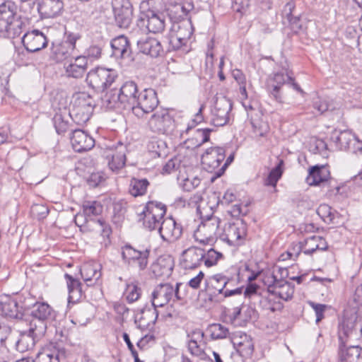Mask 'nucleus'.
<instances>
[{
	"mask_svg": "<svg viewBox=\"0 0 362 362\" xmlns=\"http://www.w3.org/2000/svg\"><path fill=\"white\" fill-rule=\"evenodd\" d=\"M17 11L18 6L13 1L0 0V35L2 36L15 38L23 33L25 24Z\"/></svg>",
	"mask_w": 362,
	"mask_h": 362,
	"instance_id": "f257e3e1",
	"label": "nucleus"
},
{
	"mask_svg": "<svg viewBox=\"0 0 362 362\" xmlns=\"http://www.w3.org/2000/svg\"><path fill=\"white\" fill-rule=\"evenodd\" d=\"M137 85L129 81L122 84L119 89L110 90L105 96V100L110 108L131 110L138 97Z\"/></svg>",
	"mask_w": 362,
	"mask_h": 362,
	"instance_id": "f03ea898",
	"label": "nucleus"
},
{
	"mask_svg": "<svg viewBox=\"0 0 362 362\" xmlns=\"http://www.w3.org/2000/svg\"><path fill=\"white\" fill-rule=\"evenodd\" d=\"M30 315L33 317L30 322V332L33 336L42 337L48 325L55 320L57 312L47 303L36 301L33 304Z\"/></svg>",
	"mask_w": 362,
	"mask_h": 362,
	"instance_id": "7ed1b4c3",
	"label": "nucleus"
},
{
	"mask_svg": "<svg viewBox=\"0 0 362 362\" xmlns=\"http://www.w3.org/2000/svg\"><path fill=\"white\" fill-rule=\"evenodd\" d=\"M159 100L156 90L153 88H146L138 94L136 103L131 109L132 113L138 118H142L146 115L152 112L158 105Z\"/></svg>",
	"mask_w": 362,
	"mask_h": 362,
	"instance_id": "20e7f679",
	"label": "nucleus"
},
{
	"mask_svg": "<svg viewBox=\"0 0 362 362\" xmlns=\"http://www.w3.org/2000/svg\"><path fill=\"white\" fill-rule=\"evenodd\" d=\"M148 127L152 132L171 134L175 128V123L168 110L160 109L151 116L148 121Z\"/></svg>",
	"mask_w": 362,
	"mask_h": 362,
	"instance_id": "39448f33",
	"label": "nucleus"
},
{
	"mask_svg": "<svg viewBox=\"0 0 362 362\" xmlns=\"http://www.w3.org/2000/svg\"><path fill=\"white\" fill-rule=\"evenodd\" d=\"M116 78L113 70L97 67L88 73L86 82L93 89L100 92L110 86Z\"/></svg>",
	"mask_w": 362,
	"mask_h": 362,
	"instance_id": "423d86ee",
	"label": "nucleus"
},
{
	"mask_svg": "<svg viewBox=\"0 0 362 362\" xmlns=\"http://www.w3.org/2000/svg\"><path fill=\"white\" fill-rule=\"evenodd\" d=\"M230 284V279L221 274H216L205 279V291L209 300L211 302H220L226 286Z\"/></svg>",
	"mask_w": 362,
	"mask_h": 362,
	"instance_id": "0eeeda50",
	"label": "nucleus"
},
{
	"mask_svg": "<svg viewBox=\"0 0 362 362\" xmlns=\"http://www.w3.org/2000/svg\"><path fill=\"white\" fill-rule=\"evenodd\" d=\"M122 250V257L124 262L129 265H136L140 271H143L147 267L150 249L144 247L136 249L131 245L126 244Z\"/></svg>",
	"mask_w": 362,
	"mask_h": 362,
	"instance_id": "6e6552de",
	"label": "nucleus"
},
{
	"mask_svg": "<svg viewBox=\"0 0 362 362\" xmlns=\"http://www.w3.org/2000/svg\"><path fill=\"white\" fill-rule=\"evenodd\" d=\"M220 220L211 216L199 225L194 236L197 241L204 245H211L217 238L216 232L218 229Z\"/></svg>",
	"mask_w": 362,
	"mask_h": 362,
	"instance_id": "1a4fd4ad",
	"label": "nucleus"
},
{
	"mask_svg": "<svg viewBox=\"0 0 362 362\" xmlns=\"http://www.w3.org/2000/svg\"><path fill=\"white\" fill-rule=\"evenodd\" d=\"M115 23L122 28H127L133 18V6L129 0H112Z\"/></svg>",
	"mask_w": 362,
	"mask_h": 362,
	"instance_id": "9d476101",
	"label": "nucleus"
},
{
	"mask_svg": "<svg viewBox=\"0 0 362 362\" xmlns=\"http://www.w3.org/2000/svg\"><path fill=\"white\" fill-rule=\"evenodd\" d=\"M81 38L78 33H69L66 39L53 48V53L57 62L74 59L77 54L76 43Z\"/></svg>",
	"mask_w": 362,
	"mask_h": 362,
	"instance_id": "9b49d317",
	"label": "nucleus"
},
{
	"mask_svg": "<svg viewBox=\"0 0 362 362\" xmlns=\"http://www.w3.org/2000/svg\"><path fill=\"white\" fill-rule=\"evenodd\" d=\"M247 235V226L243 219L235 223H230L225 227L223 233L220 235L221 241L226 242L230 246H239Z\"/></svg>",
	"mask_w": 362,
	"mask_h": 362,
	"instance_id": "f8f14e48",
	"label": "nucleus"
},
{
	"mask_svg": "<svg viewBox=\"0 0 362 362\" xmlns=\"http://www.w3.org/2000/svg\"><path fill=\"white\" fill-rule=\"evenodd\" d=\"M181 284L177 283L175 288L168 283L158 285L152 293V306L163 307L170 301L173 296H175L177 299H180L179 296V286Z\"/></svg>",
	"mask_w": 362,
	"mask_h": 362,
	"instance_id": "ddd939ff",
	"label": "nucleus"
},
{
	"mask_svg": "<svg viewBox=\"0 0 362 362\" xmlns=\"http://www.w3.org/2000/svg\"><path fill=\"white\" fill-rule=\"evenodd\" d=\"M166 17L163 13L148 9L142 13L140 21L146 24L149 33L153 34L162 33L165 30Z\"/></svg>",
	"mask_w": 362,
	"mask_h": 362,
	"instance_id": "4468645a",
	"label": "nucleus"
},
{
	"mask_svg": "<svg viewBox=\"0 0 362 362\" xmlns=\"http://www.w3.org/2000/svg\"><path fill=\"white\" fill-rule=\"evenodd\" d=\"M232 110L231 101L226 97L217 98L212 110L211 122L214 126L222 127L229 121V113Z\"/></svg>",
	"mask_w": 362,
	"mask_h": 362,
	"instance_id": "2eb2a0df",
	"label": "nucleus"
},
{
	"mask_svg": "<svg viewBox=\"0 0 362 362\" xmlns=\"http://www.w3.org/2000/svg\"><path fill=\"white\" fill-rule=\"evenodd\" d=\"M226 158L225 149L222 147H211L205 151L202 156V163L206 170L214 173L219 169L221 163Z\"/></svg>",
	"mask_w": 362,
	"mask_h": 362,
	"instance_id": "dca6fc26",
	"label": "nucleus"
},
{
	"mask_svg": "<svg viewBox=\"0 0 362 362\" xmlns=\"http://www.w3.org/2000/svg\"><path fill=\"white\" fill-rule=\"evenodd\" d=\"M22 42L29 52L40 51L47 45L46 36L38 30H33L25 33L22 37Z\"/></svg>",
	"mask_w": 362,
	"mask_h": 362,
	"instance_id": "f3484780",
	"label": "nucleus"
},
{
	"mask_svg": "<svg viewBox=\"0 0 362 362\" xmlns=\"http://www.w3.org/2000/svg\"><path fill=\"white\" fill-rule=\"evenodd\" d=\"M158 230L162 239L167 242L177 240L182 233V226L172 217L164 218Z\"/></svg>",
	"mask_w": 362,
	"mask_h": 362,
	"instance_id": "a211bd4d",
	"label": "nucleus"
},
{
	"mask_svg": "<svg viewBox=\"0 0 362 362\" xmlns=\"http://www.w3.org/2000/svg\"><path fill=\"white\" fill-rule=\"evenodd\" d=\"M205 257V251L198 247H190L182 253L181 266L185 269H193L198 267Z\"/></svg>",
	"mask_w": 362,
	"mask_h": 362,
	"instance_id": "6ab92c4d",
	"label": "nucleus"
},
{
	"mask_svg": "<svg viewBox=\"0 0 362 362\" xmlns=\"http://www.w3.org/2000/svg\"><path fill=\"white\" fill-rule=\"evenodd\" d=\"M70 140L74 150L79 153L89 151L95 146L93 138L79 129L72 132Z\"/></svg>",
	"mask_w": 362,
	"mask_h": 362,
	"instance_id": "aec40b11",
	"label": "nucleus"
},
{
	"mask_svg": "<svg viewBox=\"0 0 362 362\" xmlns=\"http://www.w3.org/2000/svg\"><path fill=\"white\" fill-rule=\"evenodd\" d=\"M64 8L62 0H38L37 11L42 18H51L59 16Z\"/></svg>",
	"mask_w": 362,
	"mask_h": 362,
	"instance_id": "412c9836",
	"label": "nucleus"
},
{
	"mask_svg": "<svg viewBox=\"0 0 362 362\" xmlns=\"http://www.w3.org/2000/svg\"><path fill=\"white\" fill-rule=\"evenodd\" d=\"M139 50L151 57L162 56L166 50L163 48L160 41L153 37H146L137 42Z\"/></svg>",
	"mask_w": 362,
	"mask_h": 362,
	"instance_id": "4be33fe9",
	"label": "nucleus"
},
{
	"mask_svg": "<svg viewBox=\"0 0 362 362\" xmlns=\"http://www.w3.org/2000/svg\"><path fill=\"white\" fill-rule=\"evenodd\" d=\"M272 278L273 284L269 286V292L284 300L291 299L294 293L293 286L288 281L278 280L274 275Z\"/></svg>",
	"mask_w": 362,
	"mask_h": 362,
	"instance_id": "5701e85b",
	"label": "nucleus"
},
{
	"mask_svg": "<svg viewBox=\"0 0 362 362\" xmlns=\"http://www.w3.org/2000/svg\"><path fill=\"white\" fill-rule=\"evenodd\" d=\"M329 177L330 172L327 165H316L309 168L306 182L310 186H316L327 181Z\"/></svg>",
	"mask_w": 362,
	"mask_h": 362,
	"instance_id": "b1692460",
	"label": "nucleus"
},
{
	"mask_svg": "<svg viewBox=\"0 0 362 362\" xmlns=\"http://www.w3.org/2000/svg\"><path fill=\"white\" fill-rule=\"evenodd\" d=\"M234 348L243 357H250L254 350L252 339L245 333L240 332L232 339Z\"/></svg>",
	"mask_w": 362,
	"mask_h": 362,
	"instance_id": "393cba45",
	"label": "nucleus"
},
{
	"mask_svg": "<svg viewBox=\"0 0 362 362\" xmlns=\"http://www.w3.org/2000/svg\"><path fill=\"white\" fill-rule=\"evenodd\" d=\"M112 56L116 59L130 58L132 50L129 42L124 35L118 36L111 41Z\"/></svg>",
	"mask_w": 362,
	"mask_h": 362,
	"instance_id": "a878e982",
	"label": "nucleus"
},
{
	"mask_svg": "<svg viewBox=\"0 0 362 362\" xmlns=\"http://www.w3.org/2000/svg\"><path fill=\"white\" fill-rule=\"evenodd\" d=\"M66 358L64 348L51 346L44 349L39 352L33 362H59L61 359Z\"/></svg>",
	"mask_w": 362,
	"mask_h": 362,
	"instance_id": "bb28decb",
	"label": "nucleus"
},
{
	"mask_svg": "<svg viewBox=\"0 0 362 362\" xmlns=\"http://www.w3.org/2000/svg\"><path fill=\"white\" fill-rule=\"evenodd\" d=\"M284 23L287 21L291 29L296 33L302 29L300 15L295 11V3L293 1L288 2L282 11Z\"/></svg>",
	"mask_w": 362,
	"mask_h": 362,
	"instance_id": "cd10ccee",
	"label": "nucleus"
},
{
	"mask_svg": "<svg viewBox=\"0 0 362 362\" xmlns=\"http://www.w3.org/2000/svg\"><path fill=\"white\" fill-rule=\"evenodd\" d=\"M74 59V62H71L69 64H64L66 74L69 77L82 78L88 67L86 57L77 56Z\"/></svg>",
	"mask_w": 362,
	"mask_h": 362,
	"instance_id": "c85d7f7f",
	"label": "nucleus"
},
{
	"mask_svg": "<svg viewBox=\"0 0 362 362\" xmlns=\"http://www.w3.org/2000/svg\"><path fill=\"white\" fill-rule=\"evenodd\" d=\"M64 277L69 290V303H76L80 300L83 296L81 283L69 274H65Z\"/></svg>",
	"mask_w": 362,
	"mask_h": 362,
	"instance_id": "c756f323",
	"label": "nucleus"
},
{
	"mask_svg": "<svg viewBox=\"0 0 362 362\" xmlns=\"http://www.w3.org/2000/svg\"><path fill=\"white\" fill-rule=\"evenodd\" d=\"M157 307H146L141 310V317L138 321L135 320V324H138L139 328H147L150 329L153 327L158 317V312Z\"/></svg>",
	"mask_w": 362,
	"mask_h": 362,
	"instance_id": "7c9ffc66",
	"label": "nucleus"
},
{
	"mask_svg": "<svg viewBox=\"0 0 362 362\" xmlns=\"http://www.w3.org/2000/svg\"><path fill=\"white\" fill-rule=\"evenodd\" d=\"M99 267V266L92 264H85L82 266L80 273L88 286L96 284L101 277V272Z\"/></svg>",
	"mask_w": 362,
	"mask_h": 362,
	"instance_id": "2f4dec72",
	"label": "nucleus"
},
{
	"mask_svg": "<svg viewBox=\"0 0 362 362\" xmlns=\"http://www.w3.org/2000/svg\"><path fill=\"white\" fill-rule=\"evenodd\" d=\"M1 310L2 314L6 317L23 320L24 313L22 311V308H19L18 302L15 299H7L4 302H1Z\"/></svg>",
	"mask_w": 362,
	"mask_h": 362,
	"instance_id": "473e14b6",
	"label": "nucleus"
},
{
	"mask_svg": "<svg viewBox=\"0 0 362 362\" xmlns=\"http://www.w3.org/2000/svg\"><path fill=\"white\" fill-rule=\"evenodd\" d=\"M332 140L335 143L337 148L339 150H348L351 142L355 141V137L349 131H343L337 133L334 132L331 136Z\"/></svg>",
	"mask_w": 362,
	"mask_h": 362,
	"instance_id": "72a5a7b5",
	"label": "nucleus"
},
{
	"mask_svg": "<svg viewBox=\"0 0 362 362\" xmlns=\"http://www.w3.org/2000/svg\"><path fill=\"white\" fill-rule=\"evenodd\" d=\"M170 30L177 35L182 41L187 43L193 33V28L190 21L175 23L173 24Z\"/></svg>",
	"mask_w": 362,
	"mask_h": 362,
	"instance_id": "f704fd0d",
	"label": "nucleus"
},
{
	"mask_svg": "<svg viewBox=\"0 0 362 362\" xmlns=\"http://www.w3.org/2000/svg\"><path fill=\"white\" fill-rule=\"evenodd\" d=\"M288 80H291V76L288 74H284L281 72H277L274 74L272 78L274 83L272 85V90H271V94L276 101L281 102V96L279 94V90L281 86L288 83Z\"/></svg>",
	"mask_w": 362,
	"mask_h": 362,
	"instance_id": "c9c22d12",
	"label": "nucleus"
},
{
	"mask_svg": "<svg viewBox=\"0 0 362 362\" xmlns=\"http://www.w3.org/2000/svg\"><path fill=\"white\" fill-rule=\"evenodd\" d=\"M72 108L93 111V100L88 94L86 93H77L74 96Z\"/></svg>",
	"mask_w": 362,
	"mask_h": 362,
	"instance_id": "e433bc0d",
	"label": "nucleus"
},
{
	"mask_svg": "<svg viewBox=\"0 0 362 362\" xmlns=\"http://www.w3.org/2000/svg\"><path fill=\"white\" fill-rule=\"evenodd\" d=\"M126 151V146L122 144H119L117 147L116 153L112 155V160L108 163V165L112 171L118 170L124 166Z\"/></svg>",
	"mask_w": 362,
	"mask_h": 362,
	"instance_id": "4c0bfd02",
	"label": "nucleus"
},
{
	"mask_svg": "<svg viewBox=\"0 0 362 362\" xmlns=\"http://www.w3.org/2000/svg\"><path fill=\"white\" fill-rule=\"evenodd\" d=\"M143 211L145 213H148L150 218L156 217L157 219L161 220L165 215L166 206L160 202L150 201L146 203Z\"/></svg>",
	"mask_w": 362,
	"mask_h": 362,
	"instance_id": "58836bf2",
	"label": "nucleus"
},
{
	"mask_svg": "<svg viewBox=\"0 0 362 362\" xmlns=\"http://www.w3.org/2000/svg\"><path fill=\"white\" fill-rule=\"evenodd\" d=\"M149 182L147 179L132 178L129 185V192L134 197L142 196L146 194Z\"/></svg>",
	"mask_w": 362,
	"mask_h": 362,
	"instance_id": "ea45409f",
	"label": "nucleus"
},
{
	"mask_svg": "<svg viewBox=\"0 0 362 362\" xmlns=\"http://www.w3.org/2000/svg\"><path fill=\"white\" fill-rule=\"evenodd\" d=\"M318 240H320L319 235H312L306 238L303 243H300L299 251L296 254V257L300 255V252H303L305 255H312L317 250Z\"/></svg>",
	"mask_w": 362,
	"mask_h": 362,
	"instance_id": "a19ab883",
	"label": "nucleus"
},
{
	"mask_svg": "<svg viewBox=\"0 0 362 362\" xmlns=\"http://www.w3.org/2000/svg\"><path fill=\"white\" fill-rule=\"evenodd\" d=\"M28 332H30V329ZM38 337H39L33 336L30 332H29L28 334L21 335V338L16 343L17 351L23 353L33 349L35 345V339Z\"/></svg>",
	"mask_w": 362,
	"mask_h": 362,
	"instance_id": "79ce46f5",
	"label": "nucleus"
},
{
	"mask_svg": "<svg viewBox=\"0 0 362 362\" xmlns=\"http://www.w3.org/2000/svg\"><path fill=\"white\" fill-rule=\"evenodd\" d=\"M93 112L71 108L68 111V114L76 124L82 125L90 119Z\"/></svg>",
	"mask_w": 362,
	"mask_h": 362,
	"instance_id": "37998d69",
	"label": "nucleus"
},
{
	"mask_svg": "<svg viewBox=\"0 0 362 362\" xmlns=\"http://www.w3.org/2000/svg\"><path fill=\"white\" fill-rule=\"evenodd\" d=\"M207 331L212 339H221L226 338L229 334L228 329L224 325L219 323L210 325Z\"/></svg>",
	"mask_w": 362,
	"mask_h": 362,
	"instance_id": "c03bdc74",
	"label": "nucleus"
},
{
	"mask_svg": "<svg viewBox=\"0 0 362 362\" xmlns=\"http://www.w3.org/2000/svg\"><path fill=\"white\" fill-rule=\"evenodd\" d=\"M103 211L102 204L96 201H86L83 204V212L86 216H98Z\"/></svg>",
	"mask_w": 362,
	"mask_h": 362,
	"instance_id": "a18cd8bd",
	"label": "nucleus"
},
{
	"mask_svg": "<svg viewBox=\"0 0 362 362\" xmlns=\"http://www.w3.org/2000/svg\"><path fill=\"white\" fill-rule=\"evenodd\" d=\"M168 45L166 47V52L178 50L183 47L187 46V42L182 41V40L172 30H170L168 35Z\"/></svg>",
	"mask_w": 362,
	"mask_h": 362,
	"instance_id": "49530a36",
	"label": "nucleus"
},
{
	"mask_svg": "<svg viewBox=\"0 0 362 362\" xmlns=\"http://www.w3.org/2000/svg\"><path fill=\"white\" fill-rule=\"evenodd\" d=\"M68 113L66 109L64 108V112H57L53 117L54 126L59 134L64 133L68 129V122L65 120L64 115Z\"/></svg>",
	"mask_w": 362,
	"mask_h": 362,
	"instance_id": "de8ad7c7",
	"label": "nucleus"
},
{
	"mask_svg": "<svg viewBox=\"0 0 362 362\" xmlns=\"http://www.w3.org/2000/svg\"><path fill=\"white\" fill-rule=\"evenodd\" d=\"M124 295L129 303H134L141 296V288L136 283L128 284Z\"/></svg>",
	"mask_w": 362,
	"mask_h": 362,
	"instance_id": "09e8293b",
	"label": "nucleus"
},
{
	"mask_svg": "<svg viewBox=\"0 0 362 362\" xmlns=\"http://www.w3.org/2000/svg\"><path fill=\"white\" fill-rule=\"evenodd\" d=\"M223 257V255L221 252L211 248L206 252V253L205 252V257H204L203 261L207 267H210L216 265L218 261Z\"/></svg>",
	"mask_w": 362,
	"mask_h": 362,
	"instance_id": "8fccbe9b",
	"label": "nucleus"
},
{
	"mask_svg": "<svg viewBox=\"0 0 362 362\" xmlns=\"http://www.w3.org/2000/svg\"><path fill=\"white\" fill-rule=\"evenodd\" d=\"M139 216V220H143L144 226L149 230L158 229L161 223L160 220L157 219L156 217L153 218H150L148 213H145L144 211H142Z\"/></svg>",
	"mask_w": 362,
	"mask_h": 362,
	"instance_id": "3c124183",
	"label": "nucleus"
},
{
	"mask_svg": "<svg viewBox=\"0 0 362 362\" xmlns=\"http://www.w3.org/2000/svg\"><path fill=\"white\" fill-rule=\"evenodd\" d=\"M282 175V170L280 164L274 168L264 180V185L275 187L278 180Z\"/></svg>",
	"mask_w": 362,
	"mask_h": 362,
	"instance_id": "603ef678",
	"label": "nucleus"
},
{
	"mask_svg": "<svg viewBox=\"0 0 362 362\" xmlns=\"http://www.w3.org/2000/svg\"><path fill=\"white\" fill-rule=\"evenodd\" d=\"M317 214L325 222L332 223L334 218V214L332 209L327 204H321L317 209Z\"/></svg>",
	"mask_w": 362,
	"mask_h": 362,
	"instance_id": "864d4df0",
	"label": "nucleus"
},
{
	"mask_svg": "<svg viewBox=\"0 0 362 362\" xmlns=\"http://www.w3.org/2000/svg\"><path fill=\"white\" fill-rule=\"evenodd\" d=\"M181 160L177 157L170 158L163 167L162 174H170L179 169Z\"/></svg>",
	"mask_w": 362,
	"mask_h": 362,
	"instance_id": "5fc2aeb1",
	"label": "nucleus"
},
{
	"mask_svg": "<svg viewBox=\"0 0 362 362\" xmlns=\"http://www.w3.org/2000/svg\"><path fill=\"white\" fill-rule=\"evenodd\" d=\"M213 130L209 128L197 129L195 130L196 139L198 141L197 146H200L203 144L209 141L210 133Z\"/></svg>",
	"mask_w": 362,
	"mask_h": 362,
	"instance_id": "6e6d98bb",
	"label": "nucleus"
},
{
	"mask_svg": "<svg viewBox=\"0 0 362 362\" xmlns=\"http://www.w3.org/2000/svg\"><path fill=\"white\" fill-rule=\"evenodd\" d=\"M102 48L95 45H90L85 52L84 55L81 57H86L87 59H90L92 60L98 59L101 57Z\"/></svg>",
	"mask_w": 362,
	"mask_h": 362,
	"instance_id": "4d7b16f0",
	"label": "nucleus"
},
{
	"mask_svg": "<svg viewBox=\"0 0 362 362\" xmlns=\"http://www.w3.org/2000/svg\"><path fill=\"white\" fill-rule=\"evenodd\" d=\"M105 180L102 173H91L87 178V183L90 187H98Z\"/></svg>",
	"mask_w": 362,
	"mask_h": 362,
	"instance_id": "13d9d810",
	"label": "nucleus"
},
{
	"mask_svg": "<svg viewBox=\"0 0 362 362\" xmlns=\"http://www.w3.org/2000/svg\"><path fill=\"white\" fill-rule=\"evenodd\" d=\"M201 180L197 177L192 179L186 178L183 180L182 188L185 191L191 192L200 185Z\"/></svg>",
	"mask_w": 362,
	"mask_h": 362,
	"instance_id": "bf43d9fd",
	"label": "nucleus"
},
{
	"mask_svg": "<svg viewBox=\"0 0 362 362\" xmlns=\"http://www.w3.org/2000/svg\"><path fill=\"white\" fill-rule=\"evenodd\" d=\"M247 205L241 206L240 204H235L232 206L230 213L233 217H238L240 216H245L248 213Z\"/></svg>",
	"mask_w": 362,
	"mask_h": 362,
	"instance_id": "052dcab7",
	"label": "nucleus"
},
{
	"mask_svg": "<svg viewBox=\"0 0 362 362\" xmlns=\"http://www.w3.org/2000/svg\"><path fill=\"white\" fill-rule=\"evenodd\" d=\"M310 305L313 308L316 315V323L320 322L324 318V312L326 308V305L324 304H319L315 303H310Z\"/></svg>",
	"mask_w": 362,
	"mask_h": 362,
	"instance_id": "680f3d73",
	"label": "nucleus"
},
{
	"mask_svg": "<svg viewBox=\"0 0 362 362\" xmlns=\"http://www.w3.org/2000/svg\"><path fill=\"white\" fill-rule=\"evenodd\" d=\"M188 349L192 355L201 356L204 352L200 347L199 342L194 339H190L188 342Z\"/></svg>",
	"mask_w": 362,
	"mask_h": 362,
	"instance_id": "e2e57ef3",
	"label": "nucleus"
},
{
	"mask_svg": "<svg viewBox=\"0 0 362 362\" xmlns=\"http://www.w3.org/2000/svg\"><path fill=\"white\" fill-rule=\"evenodd\" d=\"M313 107L321 115L328 110L329 105L325 100L317 98L313 102Z\"/></svg>",
	"mask_w": 362,
	"mask_h": 362,
	"instance_id": "0e129e2a",
	"label": "nucleus"
},
{
	"mask_svg": "<svg viewBox=\"0 0 362 362\" xmlns=\"http://www.w3.org/2000/svg\"><path fill=\"white\" fill-rule=\"evenodd\" d=\"M234 159V156L233 155H230L226 160L225 161V163L223 164V165L217 170V171H216L215 173V177H211V181H214V179L217 178V177H220L221 176H222L223 175V173H225L226 168H228V166L233 162Z\"/></svg>",
	"mask_w": 362,
	"mask_h": 362,
	"instance_id": "69168bd1",
	"label": "nucleus"
},
{
	"mask_svg": "<svg viewBox=\"0 0 362 362\" xmlns=\"http://www.w3.org/2000/svg\"><path fill=\"white\" fill-rule=\"evenodd\" d=\"M204 106L202 105L199 109V111L194 115V118L192 120L191 124H188V127L186 129L188 132L189 129L195 127L197 124L201 123L204 120V117L202 115V110H204Z\"/></svg>",
	"mask_w": 362,
	"mask_h": 362,
	"instance_id": "338daca9",
	"label": "nucleus"
},
{
	"mask_svg": "<svg viewBox=\"0 0 362 362\" xmlns=\"http://www.w3.org/2000/svg\"><path fill=\"white\" fill-rule=\"evenodd\" d=\"M97 222L101 228V235L103 238H109L112 233L110 226L103 219H98Z\"/></svg>",
	"mask_w": 362,
	"mask_h": 362,
	"instance_id": "774afa93",
	"label": "nucleus"
}]
</instances>
